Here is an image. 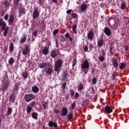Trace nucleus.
I'll list each match as a JSON object with an SVG mask.
<instances>
[{
  "label": "nucleus",
  "mask_w": 129,
  "mask_h": 129,
  "mask_svg": "<svg viewBox=\"0 0 129 129\" xmlns=\"http://www.w3.org/2000/svg\"><path fill=\"white\" fill-rule=\"evenodd\" d=\"M19 14L20 15L19 16V17H21V15H25V8H19Z\"/></svg>",
  "instance_id": "obj_22"
},
{
  "label": "nucleus",
  "mask_w": 129,
  "mask_h": 129,
  "mask_svg": "<svg viewBox=\"0 0 129 129\" xmlns=\"http://www.w3.org/2000/svg\"><path fill=\"white\" fill-rule=\"evenodd\" d=\"M0 27H2L1 31H4L7 28V23L4 21L3 19H0Z\"/></svg>",
  "instance_id": "obj_7"
},
{
  "label": "nucleus",
  "mask_w": 129,
  "mask_h": 129,
  "mask_svg": "<svg viewBox=\"0 0 129 129\" xmlns=\"http://www.w3.org/2000/svg\"><path fill=\"white\" fill-rule=\"evenodd\" d=\"M72 18H73V19L77 18V14L75 13H73L72 15Z\"/></svg>",
  "instance_id": "obj_51"
},
{
  "label": "nucleus",
  "mask_w": 129,
  "mask_h": 129,
  "mask_svg": "<svg viewBox=\"0 0 129 129\" xmlns=\"http://www.w3.org/2000/svg\"><path fill=\"white\" fill-rule=\"evenodd\" d=\"M105 110L106 111V114H109L111 112H112V109L110 108L109 106H106L105 107Z\"/></svg>",
  "instance_id": "obj_14"
},
{
  "label": "nucleus",
  "mask_w": 129,
  "mask_h": 129,
  "mask_svg": "<svg viewBox=\"0 0 129 129\" xmlns=\"http://www.w3.org/2000/svg\"><path fill=\"white\" fill-rule=\"evenodd\" d=\"M22 54L24 55L29 54V45L26 44L25 48L22 49Z\"/></svg>",
  "instance_id": "obj_8"
},
{
  "label": "nucleus",
  "mask_w": 129,
  "mask_h": 129,
  "mask_svg": "<svg viewBox=\"0 0 129 129\" xmlns=\"http://www.w3.org/2000/svg\"><path fill=\"white\" fill-rule=\"evenodd\" d=\"M74 90L71 89L70 90V95L71 96H74Z\"/></svg>",
  "instance_id": "obj_45"
},
{
  "label": "nucleus",
  "mask_w": 129,
  "mask_h": 129,
  "mask_svg": "<svg viewBox=\"0 0 129 129\" xmlns=\"http://www.w3.org/2000/svg\"><path fill=\"white\" fill-rule=\"evenodd\" d=\"M4 31V37H6L7 35H8V32H9V27H6Z\"/></svg>",
  "instance_id": "obj_28"
},
{
  "label": "nucleus",
  "mask_w": 129,
  "mask_h": 129,
  "mask_svg": "<svg viewBox=\"0 0 129 129\" xmlns=\"http://www.w3.org/2000/svg\"><path fill=\"white\" fill-rule=\"evenodd\" d=\"M28 76H29V74L27 72H25L22 73V76L23 77L24 79H27V78H28Z\"/></svg>",
  "instance_id": "obj_31"
},
{
  "label": "nucleus",
  "mask_w": 129,
  "mask_h": 129,
  "mask_svg": "<svg viewBox=\"0 0 129 129\" xmlns=\"http://www.w3.org/2000/svg\"><path fill=\"white\" fill-rule=\"evenodd\" d=\"M75 107H76V102H74L72 104L71 108L72 109H75Z\"/></svg>",
  "instance_id": "obj_43"
},
{
  "label": "nucleus",
  "mask_w": 129,
  "mask_h": 129,
  "mask_svg": "<svg viewBox=\"0 0 129 129\" xmlns=\"http://www.w3.org/2000/svg\"><path fill=\"white\" fill-rule=\"evenodd\" d=\"M113 46L110 47V53L112 56H113L114 55V52L112 51V50H113Z\"/></svg>",
  "instance_id": "obj_38"
},
{
  "label": "nucleus",
  "mask_w": 129,
  "mask_h": 129,
  "mask_svg": "<svg viewBox=\"0 0 129 129\" xmlns=\"http://www.w3.org/2000/svg\"><path fill=\"white\" fill-rule=\"evenodd\" d=\"M13 112V109L12 108H9L8 110L7 115H11Z\"/></svg>",
  "instance_id": "obj_36"
},
{
  "label": "nucleus",
  "mask_w": 129,
  "mask_h": 129,
  "mask_svg": "<svg viewBox=\"0 0 129 129\" xmlns=\"http://www.w3.org/2000/svg\"><path fill=\"white\" fill-rule=\"evenodd\" d=\"M10 83L8 81H5L3 82V85L1 86L2 91H6L8 88H9V85Z\"/></svg>",
  "instance_id": "obj_3"
},
{
  "label": "nucleus",
  "mask_w": 129,
  "mask_h": 129,
  "mask_svg": "<svg viewBox=\"0 0 129 129\" xmlns=\"http://www.w3.org/2000/svg\"><path fill=\"white\" fill-rule=\"evenodd\" d=\"M53 71V68H48L47 69L45 70V73L48 75H51Z\"/></svg>",
  "instance_id": "obj_16"
},
{
  "label": "nucleus",
  "mask_w": 129,
  "mask_h": 129,
  "mask_svg": "<svg viewBox=\"0 0 129 129\" xmlns=\"http://www.w3.org/2000/svg\"><path fill=\"white\" fill-rule=\"evenodd\" d=\"M72 12V10H69L67 11L68 15H69Z\"/></svg>",
  "instance_id": "obj_61"
},
{
  "label": "nucleus",
  "mask_w": 129,
  "mask_h": 129,
  "mask_svg": "<svg viewBox=\"0 0 129 129\" xmlns=\"http://www.w3.org/2000/svg\"><path fill=\"white\" fill-rule=\"evenodd\" d=\"M29 105L31 107H34L36 105V101H32L29 104Z\"/></svg>",
  "instance_id": "obj_41"
},
{
  "label": "nucleus",
  "mask_w": 129,
  "mask_h": 129,
  "mask_svg": "<svg viewBox=\"0 0 129 129\" xmlns=\"http://www.w3.org/2000/svg\"><path fill=\"white\" fill-rule=\"evenodd\" d=\"M39 16H40V11H39V8H35L33 11V19H37V18H39Z\"/></svg>",
  "instance_id": "obj_4"
},
{
  "label": "nucleus",
  "mask_w": 129,
  "mask_h": 129,
  "mask_svg": "<svg viewBox=\"0 0 129 129\" xmlns=\"http://www.w3.org/2000/svg\"><path fill=\"white\" fill-rule=\"evenodd\" d=\"M125 3L123 2L121 5V10H124V7H125Z\"/></svg>",
  "instance_id": "obj_48"
},
{
  "label": "nucleus",
  "mask_w": 129,
  "mask_h": 129,
  "mask_svg": "<svg viewBox=\"0 0 129 129\" xmlns=\"http://www.w3.org/2000/svg\"><path fill=\"white\" fill-rule=\"evenodd\" d=\"M58 39H59L61 42H65V38L63 35H60L58 37Z\"/></svg>",
  "instance_id": "obj_37"
},
{
  "label": "nucleus",
  "mask_w": 129,
  "mask_h": 129,
  "mask_svg": "<svg viewBox=\"0 0 129 129\" xmlns=\"http://www.w3.org/2000/svg\"><path fill=\"white\" fill-rule=\"evenodd\" d=\"M63 64V60L61 59H58L55 63L54 64V71L57 72V74H59V73L61 71V68L62 65Z\"/></svg>",
  "instance_id": "obj_1"
},
{
  "label": "nucleus",
  "mask_w": 129,
  "mask_h": 129,
  "mask_svg": "<svg viewBox=\"0 0 129 129\" xmlns=\"http://www.w3.org/2000/svg\"><path fill=\"white\" fill-rule=\"evenodd\" d=\"M124 50H125V51H128V46H126L125 47Z\"/></svg>",
  "instance_id": "obj_63"
},
{
  "label": "nucleus",
  "mask_w": 129,
  "mask_h": 129,
  "mask_svg": "<svg viewBox=\"0 0 129 129\" xmlns=\"http://www.w3.org/2000/svg\"><path fill=\"white\" fill-rule=\"evenodd\" d=\"M97 82V81L96 80V78H93L92 79V83L93 85H95Z\"/></svg>",
  "instance_id": "obj_44"
},
{
  "label": "nucleus",
  "mask_w": 129,
  "mask_h": 129,
  "mask_svg": "<svg viewBox=\"0 0 129 129\" xmlns=\"http://www.w3.org/2000/svg\"><path fill=\"white\" fill-rule=\"evenodd\" d=\"M54 112H55V114H58V113H60V110L58 109H55L54 110Z\"/></svg>",
  "instance_id": "obj_54"
},
{
  "label": "nucleus",
  "mask_w": 129,
  "mask_h": 129,
  "mask_svg": "<svg viewBox=\"0 0 129 129\" xmlns=\"http://www.w3.org/2000/svg\"><path fill=\"white\" fill-rule=\"evenodd\" d=\"M94 37V33H93V32H92V31L90 30L88 33V38L89 39V40H91V41H92V40H93Z\"/></svg>",
  "instance_id": "obj_12"
},
{
  "label": "nucleus",
  "mask_w": 129,
  "mask_h": 129,
  "mask_svg": "<svg viewBox=\"0 0 129 129\" xmlns=\"http://www.w3.org/2000/svg\"><path fill=\"white\" fill-rule=\"evenodd\" d=\"M68 76V72H67V71H63V74L62 75V80H66Z\"/></svg>",
  "instance_id": "obj_15"
},
{
  "label": "nucleus",
  "mask_w": 129,
  "mask_h": 129,
  "mask_svg": "<svg viewBox=\"0 0 129 129\" xmlns=\"http://www.w3.org/2000/svg\"><path fill=\"white\" fill-rule=\"evenodd\" d=\"M27 40V34H23V37L21 38L20 43L22 44V43H25L26 41Z\"/></svg>",
  "instance_id": "obj_19"
},
{
  "label": "nucleus",
  "mask_w": 129,
  "mask_h": 129,
  "mask_svg": "<svg viewBox=\"0 0 129 129\" xmlns=\"http://www.w3.org/2000/svg\"><path fill=\"white\" fill-rule=\"evenodd\" d=\"M9 19V14H6L5 16H4V19L6 20V21L8 20Z\"/></svg>",
  "instance_id": "obj_53"
},
{
  "label": "nucleus",
  "mask_w": 129,
  "mask_h": 129,
  "mask_svg": "<svg viewBox=\"0 0 129 129\" xmlns=\"http://www.w3.org/2000/svg\"><path fill=\"white\" fill-rule=\"evenodd\" d=\"M99 59L101 62H102L103 61H104V57L103 56H100L99 57Z\"/></svg>",
  "instance_id": "obj_52"
},
{
  "label": "nucleus",
  "mask_w": 129,
  "mask_h": 129,
  "mask_svg": "<svg viewBox=\"0 0 129 129\" xmlns=\"http://www.w3.org/2000/svg\"><path fill=\"white\" fill-rule=\"evenodd\" d=\"M89 69V62L87 59L84 60L82 64V69Z\"/></svg>",
  "instance_id": "obj_6"
},
{
  "label": "nucleus",
  "mask_w": 129,
  "mask_h": 129,
  "mask_svg": "<svg viewBox=\"0 0 129 129\" xmlns=\"http://www.w3.org/2000/svg\"><path fill=\"white\" fill-rule=\"evenodd\" d=\"M104 32L108 36H109L110 35H111V31H110V29H109V28L108 27H106L104 28Z\"/></svg>",
  "instance_id": "obj_13"
},
{
  "label": "nucleus",
  "mask_w": 129,
  "mask_h": 129,
  "mask_svg": "<svg viewBox=\"0 0 129 129\" xmlns=\"http://www.w3.org/2000/svg\"><path fill=\"white\" fill-rule=\"evenodd\" d=\"M61 116H66V115H67L68 113V109H67V108H66V107H63L61 108Z\"/></svg>",
  "instance_id": "obj_9"
},
{
  "label": "nucleus",
  "mask_w": 129,
  "mask_h": 129,
  "mask_svg": "<svg viewBox=\"0 0 129 129\" xmlns=\"http://www.w3.org/2000/svg\"><path fill=\"white\" fill-rule=\"evenodd\" d=\"M112 64L114 68H117L118 67V63H117V59L116 58L113 59Z\"/></svg>",
  "instance_id": "obj_18"
},
{
  "label": "nucleus",
  "mask_w": 129,
  "mask_h": 129,
  "mask_svg": "<svg viewBox=\"0 0 129 129\" xmlns=\"http://www.w3.org/2000/svg\"><path fill=\"white\" fill-rule=\"evenodd\" d=\"M66 85H67V84L66 83V82H64L63 84H62L61 87L63 90H65V88H66Z\"/></svg>",
  "instance_id": "obj_47"
},
{
  "label": "nucleus",
  "mask_w": 129,
  "mask_h": 129,
  "mask_svg": "<svg viewBox=\"0 0 129 129\" xmlns=\"http://www.w3.org/2000/svg\"><path fill=\"white\" fill-rule=\"evenodd\" d=\"M20 2H21V0H14V5L16 7H18V6H19Z\"/></svg>",
  "instance_id": "obj_34"
},
{
  "label": "nucleus",
  "mask_w": 129,
  "mask_h": 129,
  "mask_svg": "<svg viewBox=\"0 0 129 129\" xmlns=\"http://www.w3.org/2000/svg\"><path fill=\"white\" fill-rule=\"evenodd\" d=\"M38 5H42V0H39Z\"/></svg>",
  "instance_id": "obj_64"
},
{
  "label": "nucleus",
  "mask_w": 129,
  "mask_h": 129,
  "mask_svg": "<svg viewBox=\"0 0 129 129\" xmlns=\"http://www.w3.org/2000/svg\"><path fill=\"white\" fill-rule=\"evenodd\" d=\"M88 47H87V46H85V48H84V51L85 52H86L87 51H88Z\"/></svg>",
  "instance_id": "obj_58"
},
{
  "label": "nucleus",
  "mask_w": 129,
  "mask_h": 129,
  "mask_svg": "<svg viewBox=\"0 0 129 129\" xmlns=\"http://www.w3.org/2000/svg\"><path fill=\"white\" fill-rule=\"evenodd\" d=\"M32 117L34 118V119H38V113L34 112L31 114Z\"/></svg>",
  "instance_id": "obj_27"
},
{
  "label": "nucleus",
  "mask_w": 129,
  "mask_h": 129,
  "mask_svg": "<svg viewBox=\"0 0 129 129\" xmlns=\"http://www.w3.org/2000/svg\"><path fill=\"white\" fill-rule=\"evenodd\" d=\"M65 36L66 37V38H70V34H69V33H67V34H66Z\"/></svg>",
  "instance_id": "obj_60"
},
{
  "label": "nucleus",
  "mask_w": 129,
  "mask_h": 129,
  "mask_svg": "<svg viewBox=\"0 0 129 129\" xmlns=\"http://www.w3.org/2000/svg\"><path fill=\"white\" fill-rule=\"evenodd\" d=\"M4 7L6 8V9H8L11 7V3H10L9 2L6 1L4 2Z\"/></svg>",
  "instance_id": "obj_25"
},
{
  "label": "nucleus",
  "mask_w": 129,
  "mask_h": 129,
  "mask_svg": "<svg viewBox=\"0 0 129 129\" xmlns=\"http://www.w3.org/2000/svg\"><path fill=\"white\" fill-rule=\"evenodd\" d=\"M103 45H104V40L102 38L98 39L97 46L98 47H99L100 48H101V47H102V46H103Z\"/></svg>",
  "instance_id": "obj_11"
},
{
  "label": "nucleus",
  "mask_w": 129,
  "mask_h": 129,
  "mask_svg": "<svg viewBox=\"0 0 129 129\" xmlns=\"http://www.w3.org/2000/svg\"><path fill=\"white\" fill-rule=\"evenodd\" d=\"M39 89L37 86H34L32 87V91L34 93H38Z\"/></svg>",
  "instance_id": "obj_17"
},
{
  "label": "nucleus",
  "mask_w": 129,
  "mask_h": 129,
  "mask_svg": "<svg viewBox=\"0 0 129 129\" xmlns=\"http://www.w3.org/2000/svg\"><path fill=\"white\" fill-rule=\"evenodd\" d=\"M78 96H79V93H76L75 95V98L76 99L77 97H78Z\"/></svg>",
  "instance_id": "obj_57"
},
{
  "label": "nucleus",
  "mask_w": 129,
  "mask_h": 129,
  "mask_svg": "<svg viewBox=\"0 0 129 129\" xmlns=\"http://www.w3.org/2000/svg\"><path fill=\"white\" fill-rule=\"evenodd\" d=\"M48 126L49 127H54L55 129H59V126H58L57 123L52 121H49L48 122Z\"/></svg>",
  "instance_id": "obj_5"
},
{
  "label": "nucleus",
  "mask_w": 129,
  "mask_h": 129,
  "mask_svg": "<svg viewBox=\"0 0 129 129\" xmlns=\"http://www.w3.org/2000/svg\"><path fill=\"white\" fill-rule=\"evenodd\" d=\"M43 106L44 109H47V107H48V103L46 101L44 102L43 104Z\"/></svg>",
  "instance_id": "obj_42"
},
{
  "label": "nucleus",
  "mask_w": 129,
  "mask_h": 129,
  "mask_svg": "<svg viewBox=\"0 0 129 129\" xmlns=\"http://www.w3.org/2000/svg\"><path fill=\"white\" fill-rule=\"evenodd\" d=\"M76 29H77V25H73L72 30L74 34H77V31H76Z\"/></svg>",
  "instance_id": "obj_29"
},
{
  "label": "nucleus",
  "mask_w": 129,
  "mask_h": 129,
  "mask_svg": "<svg viewBox=\"0 0 129 129\" xmlns=\"http://www.w3.org/2000/svg\"><path fill=\"white\" fill-rule=\"evenodd\" d=\"M58 32H59V29H55L53 32V35L55 36L57 35V33H58Z\"/></svg>",
  "instance_id": "obj_46"
},
{
  "label": "nucleus",
  "mask_w": 129,
  "mask_h": 129,
  "mask_svg": "<svg viewBox=\"0 0 129 129\" xmlns=\"http://www.w3.org/2000/svg\"><path fill=\"white\" fill-rule=\"evenodd\" d=\"M52 2L54 3V4H58V0H52Z\"/></svg>",
  "instance_id": "obj_59"
},
{
  "label": "nucleus",
  "mask_w": 129,
  "mask_h": 129,
  "mask_svg": "<svg viewBox=\"0 0 129 129\" xmlns=\"http://www.w3.org/2000/svg\"><path fill=\"white\" fill-rule=\"evenodd\" d=\"M79 90H82L83 89V85L81 83H80L79 85Z\"/></svg>",
  "instance_id": "obj_49"
},
{
  "label": "nucleus",
  "mask_w": 129,
  "mask_h": 129,
  "mask_svg": "<svg viewBox=\"0 0 129 129\" xmlns=\"http://www.w3.org/2000/svg\"><path fill=\"white\" fill-rule=\"evenodd\" d=\"M10 52L12 53L14 51V43L12 42L9 45Z\"/></svg>",
  "instance_id": "obj_30"
},
{
  "label": "nucleus",
  "mask_w": 129,
  "mask_h": 129,
  "mask_svg": "<svg viewBox=\"0 0 129 129\" xmlns=\"http://www.w3.org/2000/svg\"><path fill=\"white\" fill-rule=\"evenodd\" d=\"M15 95L14 94H11L9 97V100L10 101H11V102H13V103H15Z\"/></svg>",
  "instance_id": "obj_23"
},
{
  "label": "nucleus",
  "mask_w": 129,
  "mask_h": 129,
  "mask_svg": "<svg viewBox=\"0 0 129 129\" xmlns=\"http://www.w3.org/2000/svg\"><path fill=\"white\" fill-rule=\"evenodd\" d=\"M14 62H15V60L14 59V58L11 57L9 60V64L13 65V64L14 63Z\"/></svg>",
  "instance_id": "obj_35"
},
{
  "label": "nucleus",
  "mask_w": 129,
  "mask_h": 129,
  "mask_svg": "<svg viewBox=\"0 0 129 129\" xmlns=\"http://www.w3.org/2000/svg\"><path fill=\"white\" fill-rule=\"evenodd\" d=\"M33 36H35L36 37V36H37V35H38V31H35L33 32Z\"/></svg>",
  "instance_id": "obj_55"
},
{
  "label": "nucleus",
  "mask_w": 129,
  "mask_h": 129,
  "mask_svg": "<svg viewBox=\"0 0 129 129\" xmlns=\"http://www.w3.org/2000/svg\"><path fill=\"white\" fill-rule=\"evenodd\" d=\"M32 110H33V108H32V107H31L29 105H27V113H30V112H31V111H32Z\"/></svg>",
  "instance_id": "obj_32"
},
{
  "label": "nucleus",
  "mask_w": 129,
  "mask_h": 129,
  "mask_svg": "<svg viewBox=\"0 0 129 129\" xmlns=\"http://www.w3.org/2000/svg\"><path fill=\"white\" fill-rule=\"evenodd\" d=\"M87 9V5L83 3L81 7V10L82 12H85V11H86Z\"/></svg>",
  "instance_id": "obj_21"
},
{
  "label": "nucleus",
  "mask_w": 129,
  "mask_h": 129,
  "mask_svg": "<svg viewBox=\"0 0 129 129\" xmlns=\"http://www.w3.org/2000/svg\"><path fill=\"white\" fill-rule=\"evenodd\" d=\"M39 68H41V69H45L47 67V63L42 62L40 63L39 65Z\"/></svg>",
  "instance_id": "obj_24"
},
{
  "label": "nucleus",
  "mask_w": 129,
  "mask_h": 129,
  "mask_svg": "<svg viewBox=\"0 0 129 129\" xmlns=\"http://www.w3.org/2000/svg\"><path fill=\"white\" fill-rule=\"evenodd\" d=\"M14 21H15V16L13 14H11L8 21L9 25H13Z\"/></svg>",
  "instance_id": "obj_10"
},
{
  "label": "nucleus",
  "mask_w": 129,
  "mask_h": 129,
  "mask_svg": "<svg viewBox=\"0 0 129 129\" xmlns=\"http://www.w3.org/2000/svg\"><path fill=\"white\" fill-rule=\"evenodd\" d=\"M120 70H122L124 68H125V63H121L120 66L119 67Z\"/></svg>",
  "instance_id": "obj_40"
},
{
  "label": "nucleus",
  "mask_w": 129,
  "mask_h": 129,
  "mask_svg": "<svg viewBox=\"0 0 129 129\" xmlns=\"http://www.w3.org/2000/svg\"><path fill=\"white\" fill-rule=\"evenodd\" d=\"M77 63V59L76 58H74L73 60V67L74 68L75 67V66L76 65Z\"/></svg>",
  "instance_id": "obj_39"
},
{
  "label": "nucleus",
  "mask_w": 129,
  "mask_h": 129,
  "mask_svg": "<svg viewBox=\"0 0 129 129\" xmlns=\"http://www.w3.org/2000/svg\"><path fill=\"white\" fill-rule=\"evenodd\" d=\"M42 53L43 55L47 56V55H48V53H49V48H48L47 47H45L44 49H43Z\"/></svg>",
  "instance_id": "obj_20"
},
{
  "label": "nucleus",
  "mask_w": 129,
  "mask_h": 129,
  "mask_svg": "<svg viewBox=\"0 0 129 129\" xmlns=\"http://www.w3.org/2000/svg\"><path fill=\"white\" fill-rule=\"evenodd\" d=\"M36 98V96L33 94H27L25 95L24 99L25 101L26 102H30V101H32L33 99H35Z\"/></svg>",
  "instance_id": "obj_2"
},
{
  "label": "nucleus",
  "mask_w": 129,
  "mask_h": 129,
  "mask_svg": "<svg viewBox=\"0 0 129 129\" xmlns=\"http://www.w3.org/2000/svg\"><path fill=\"white\" fill-rule=\"evenodd\" d=\"M83 71L85 73V74H87V72H88V70L86 69H83Z\"/></svg>",
  "instance_id": "obj_56"
},
{
  "label": "nucleus",
  "mask_w": 129,
  "mask_h": 129,
  "mask_svg": "<svg viewBox=\"0 0 129 129\" xmlns=\"http://www.w3.org/2000/svg\"><path fill=\"white\" fill-rule=\"evenodd\" d=\"M50 54L52 58H55V57L57 56V53L56 52V51H55V50H51L50 51Z\"/></svg>",
  "instance_id": "obj_26"
},
{
  "label": "nucleus",
  "mask_w": 129,
  "mask_h": 129,
  "mask_svg": "<svg viewBox=\"0 0 129 129\" xmlns=\"http://www.w3.org/2000/svg\"><path fill=\"white\" fill-rule=\"evenodd\" d=\"M19 85H16L14 88V90H16V91H18L19 90Z\"/></svg>",
  "instance_id": "obj_50"
},
{
  "label": "nucleus",
  "mask_w": 129,
  "mask_h": 129,
  "mask_svg": "<svg viewBox=\"0 0 129 129\" xmlns=\"http://www.w3.org/2000/svg\"><path fill=\"white\" fill-rule=\"evenodd\" d=\"M72 117H73V114L70 113L67 116V120H70Z\"/></svg>",
  "instance_id": "obj_33"
},
{
  "label": "nucleus",
  "mask_w": 129,
  "mask_h": 129,
  "mask_svg": "<svg viewBox=\"0 0 129 129\" xmlns=\"http://www.w3.org/2000/svg\"><path fill=\"white\" fill-rule=\"evenodd\" d=\"M112 78L113 80H115V75H114V74H113L112 75Z\"/></svg>",
  "instance_id": "obj_62"
}]
</instances>
